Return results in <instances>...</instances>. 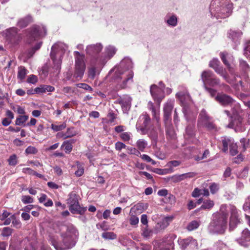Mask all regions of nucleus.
Masks as SVG:
<instances>
[{"mask_svg": "<svg viewBox=\"0 0 250 250\" xmlns=\"http://www.w3.org/2000/svg\"><path fill=\"white\" fill-rule=\"evenodd\" d=\"M132 67L133 63L131 60L126 57L122 60L118 66L115 67L111 70L115 72L114 77L115 80L120 79L122 81L117 87L118 90L125 88L128 83L132 82L133 77V73L131 70Z\"/></svg>", "mask_w": 250, "mask_h": 250, "instance_id": "obj_1", "label": "nucleus"}, {"mask_svg": "<svg viewBox=\"0 0 250 250\" xmlns=\"http://www.w3.org/2000/svg\"><path fill=\"white\" fill-rule=\"evenodd\" d=\"M228 217L226 206L222 205L219 211L212 214L208 226V232L212 234H223L227 228Z\"/></svg>", "mask_w": 250, "mask_h": 250, "instance_id": "obj_2", "label": "nucleus"}, {"mask_svg": "<svg viewBox=\"0 0 250 250\" xmlns=\"http://www.w3.org/2000/svg\"><path fill=\"white\" fill-rule=\"evenodd\" d=\"M210 12L216 18L229 17L232 10V4L229 0H212L210 5Z\"/></svg>", "mask_w": 250, "mask_h": 250, "instance_id": "obj_3", "label": "nucleus"}, {"mask_svg": "<svg viewBox=\"0 0 250 250\" xmlns=\"http://www.w3.org/2000/svg\"><path fill=\"white\" fill-rule=\"evenodd\" d=\"M66 48V45L62 42L56 43L51 48L50 57L53 63L52 67L57 73L61 70L62 58Z\"/></svg>", "mask_w": 250, "mask_h": 250, "instance_id": "obj_4", "label": "nucleus"}, {"mask_svg": "<svg viewBox=\"0 0 250 250\" xmlns=\"http://www.w3.org/2000/svg\"><path fill=\"white\" fill-rule=\"evenodd\" d=\"M201 79L204 88L208 87V85L212 87L223 86L227 91L230 89L229 85L223 83L221 84L220 79L215 77L214 73L210 70H208L203 71L201 74Z\"/></svg>", "mask_w": 250, "mask_h": 250, "instance_id": "obj_5", "label": "nucleus"}, {"mask_svg": "<svg viewBox=\"0 0 250 250\" xmlns=\"http://www.w3.org/2000/svg\"><path fill=\"white\" fill-rule=\"evenodd\" d=\"M27 42L31 44L46 35V29L43 25H34L26 30Z\"/></svg>", "mask_w": 250, "mask_h": 250, "instance_id": "obj_6", "label": "nucleus"}, {"mask_svg": "<svg viewBox=\"0 0 250 250\" xmlns=\"http://www.w3.org/2000/svg\"><path fill=\"white\" fill-rule=\"evenodd\" d=\"M62 242L63 245H60L58 243L54 237L51 236L50 238L49 241L51 244L54 246L56 250H66L74 247L75 245V239L76 237L69 236L66 234L62 233Z\"/></svg>", "mask_w": 250, "mask_h": 250, "instance_id": "obj_7", "label": "nucleus"}, {"mask_svg": "<svg viewBox=\"0 0 250 250\" xmlns=\"http://www.w3.org/2000/svg\"><path fill=\"white\" fill-rule=\"evenodd\" d=\"M74 53L75 60L74 77L78 80H80L83 77L85 69V64L84 61V55L81 54L78 51H75Z\"/></svg>", "mask_w": 250, "mask_h": 250, "instance_id": "obj_8", "label": "nucleus"}, {"mask_svg": "<svg viewBox=\"0 0 250 250\" xmlns=\"http://www.w3.org/2000/svg\"><path fill=\"white\" fill-rule=\"evenodd\" d=\"M179 91L176 94V98L180 101L183 107V113L186 118L187 119L188 118V114H190V112L188 107L187 106V104L190 101V96L188 93L187 89L183 86L179 87Z\"/></svg>", "mask_w": 250, "mask_h": 250, "instance_id": "obj_9", "label": "nucleus"}, {"mask_svg": "<svg viewBox=\"0 0 250 250\" xmlns=\"http://www.w3.org/2000/svg\"><path fill=\"white\" fill-rule=\"evenodd\" d=\"M67 203L69 205V208L73 214H83L86 211L85 208L81 207L78 202V196L76 193L71 192L68 195Z\"/></svg>", "mask_w": 250, "mask_h": 250, "instance_id": "obj_10", "label": "nucleus"}, {"mask_svg": "<svg viewBox=\"0 0 250 250\" xmlns=\"http://www.w3.org/2000/svg\"><path fill=\"white\" fill-rule=\"evenodd\" d=\"M117 49L112 45H108L104 48V52L101 55L95 57V62L98 65H104L116 53Z\"/></svg>", "mask_w": 250, "mask_h": 250, "instance_id": "obj_11", "label": "nucleus"}, {"mask_svg": "<svg viewBox=\"0 0 250 250\" xmlns=\"http://www.w3.org/2000/svg\"><path fill=\"white\" fill-rule=\"evenodd\" d=\"M178 243L182 250H198L199 249L197 240L191 237L179 239Z\"/></svg>", "mask_w": 250, "mask_h": 250, "instance_id": "obj_12", "label": "nucleus"}, {"mask_svg": "<svg viewBox=\"0 0 250 250\" xmlns=\"http://www.w3.org/2000/svg\"><path fill=\"white\" fill-rule=\"evenodd\" d=\"M223 149L222 151L227 152L228 150V146L229 147V153L231 155L235 156L238 153V146L236 143H234V140L231 138L227 137H223L222 140Z\"/></svg>", "mask_w": 250, "mask_h": 250, "instance_id": "obj_13", "label": "nucleus"}, {"mask_svg": "<svg viewBox=\"0 0 250 250\" xmlns=\"http://www.w3.org/2000/svg\"><path fill=\"white\" fill-rule=\"evenodd\" d=\"M151 119L149 115L145 113L140 116L136 128L138 130H140L142 134H146L147 133V127L150 122Z\"/></svg>", "mask_w": 250, "mask_h": 250, "instance_id": "obj_14", "label": "nucleus"}, {"mask_svg": "<svg viewBox=\"0 0 250 250\" xmlns=\"http://www.w3.org/2000/svg\"><path fill=\"white\" fill-rule=\"evenodd\" d=\"M150 91L153 99L159 104V105L162 100L165 97L163 89L159 88L157 85L154 84L151 85Z\"/></svg>", "mask_w": 250, "mask_h": 250, "instance_id": "obj_15", "label": "nucleus"}, {"mask_svg": "<svg viewBox=\"0 0 250 250\" xmlns=\"http://www.w3.org/2000/svg\"><path fill=\"white\" fill-rule=\"evenodd\" d=\"M229 210L230 211V217L229 220V230H233L237 224L240 223V218L237 208L234 206L230 205Z\"/></svg>", "mask_w": 250, "mask_h": 250, "instance_id": "obj_16", "label": "nucleus"}, {"mask_svg": "<svg viewBox=\"0 0 250 250\" xmlns=\"http://www.w3.org/2000/svg\"><path fill=\"white\" fill-rule=\"evenodd\" d=\"M197 116L196 112H192L188 114V118L186 119L188 121H191V124H189L186 127V134L188 138L191 137L194 135V125Z\"/></svg>", "mask_w": 250, "mask_h": 250, "instance_id": "obj_17", "label": "nucleus"}, {"mask_svg": "<svg viewBox=\"0 0 250 250\" xmlns=\"http://www.w3.org/2000/svg\"><path fill=\"white\" fill-rule=\"evenodd\" d=\"M103 49V45L101 43H97L96 44H90L87 46L86 48V52L90 55H95L92 59L93 62L95 64L97 63L95 62V57L99 56L98 55Z\"/></svg>", "mask_w": 250, "mask_h": 250, "instance_id": "obj_18", "label": "nucleus"}, {"mask_svg": "<svg viewBox=\"0 0 250 250\" xmlns=\"http://www.w3.org/2000/svg\"><path fill=\"white\" fill-rule=\"evenodd\" d=\"M132 98L127 95L120 97L116 103L119 104L122 108L124 113H127L131 105Z\"/></svg>", "mask_w": 250, "mask_h": 250, "instance_id": "obj_19", "label": "nucleus"}, {"mask_svg": "<svg viewBox=\"0 0 250 250\" xmlns=\"http://www.w3.org/2000/svg\"><path fill=\"white\" fill-rule=\"evenodd\" d=\"M6 34L10 42L13 44H18L22 39L21 36L18 34V29L16 27L10 28L7 31Z\"/></svg>", "mask_w": 250, "mask_h": 250, "instance_id": "obj_20", "label": "nucleus"}, {"mask_svg": "<svg viewBox=\"0 0 250 250\" xmlns=\"http://www.w3.org/2000/svg\"><path fill=\"white\" fill-rule=\"evenodd\" d=\"M215 100L223 106L231 105L234 101L230 96L225 94H217Z\"/></svg>", "mask_w": 250, "mask_h": 250, "instance_id": "obj_21", "label": "nucleus"}, {"mask_svg": "<svg viewBox=\"0 0 250 250\" xmlns=\"http://www.w3.org/2000/svg\"><path fill=\"white\" fill-rule=\"evenodd\" d=\"M241 246L247 247L250 245V231L247 229H245L242 232L241 236L236 240Z\"/></svg>", "mask_w": 250, "mask_h": 250, "instance_id": "obj_22", "label": "nucleus"}, {"mask_svg": "<svg viewBox=\"0 0 250 250\" xmlns=\"http://www.w3.org/2000/svg\"><path fill=\"white\" fill-rule=\"evenodd\" d=\"M196 173L193 172H190L186 173H184L179 175H174L170 177L171 181L174 183H177L181 181L184 180L188 178H191L196 175Z\"/></svg>", "mask_w": 250, "mask_h": 250, "instance_id": "obj_23", "label": "nucleus"}, {"mask_svg": "<svg viewBox=\"0 0 250 250\" xmlns=\"http://www.w3.org/2000/svg\"><path fill=\"white\" fill-rule=\"evenodd\" d=\"M173 108V103L172 101H168L164 107V118L165 122L169 121L171 116V111Z\"/></svg>", "mask_w": 250, "mask_h": 250, "instance_id": "obj_24", "label": "nucleus"}, {"mask_svg": "<svg viewBox=\"0 0 250 250\" xmlns=\"http://www.w3.org/2000/svg\"><path fill=\"white\" fill-rule=\"evenodd\" d=\"M157 107L155 106L153 103L149 101L147 104V108L148 109L151 111L152 113L153 118L154 119L156 120V121L158 122L160 120L159 117V107L160 105H159V104L157 103Z\"/></svg>", "mask_w": 250, "mask_h": 250, "instance_id": "obj_25", "label": "nucleus"}, {"mask_svg": "<svg viewBox=\"0 0 250 250\" xmlns=\"http://www.w3.org/2000/svg\"><path fill=\"white\" fill-rule=\"evenodd\" d=\"M164 21L168 26L171 27H175L178 23L177 17L172 13H168L165 16Z\"/></svg>", "mask_w": 250, "mask_h": 250, "instance_id": "obj_26", "label": "nucleus"}, {"mask_svg": "<svg viewBox=\"0 0 250 250\" xmlns=\"http://www.w3.org/2000/svg\"><path fill=\"white\" fill-rule=\"evenodd\" d=\"M11 213L6 210H3L2 212L0 213V226H8L11 223L10 215Z\"/></svg>", "mask_w": 250, "mask_h": 250, "instance_id": "obj_27", "label": "nucleus"}, {"mask_svg": "<svg viewBox=\"0 0 250 250\" xmlns=\"http://www.w3.org/2000/svg\"><path fill=\"white\" fill-rule=\"evenodd\" d=\"M220 56L224 64L228 67L229 72H231V67L229 62L233 60L232 57L229 56L227 52H221Z\"/></svg>", "mask_w": 250, "mask_h": 250, "instance_id": "obj_28", "label": "nucleus"}, {"mask_svg": "<svg viewBox=\"0 0 250 250\" xmlns=\"http://www.w3.org/2000/svg\"><path fill=\"white\" fill-rule=\"evenodd\" d=\"M54 90V87L48 85H41L39 87L35 88L34 90V92L39 94H42L46 92H51Z\"/></svg>", "mask_w": 250, "mask_h": 250, "instance_id": "obj_29", "label": "nucleus"}, {"mask_svg": "<svg viewBox=\"0 0 250 250\" xmlns=\"http://www.w3.org/2000/svg\"><path fill=\"white\" fill-rule=\"evenodd\" d=\"M242 34V33L241 31L230 30L228 33V37L230 38L235 43H236L238 42Z\"/></svg>", "mask_w": 250, "mask_h": 250, "instance_id": "obj_30", "label": "nucleus"}, {"mask_svg": "<svg viewBox=\"0 0 250 250\" xmlns=\"http://www.w3.org/2000/svg\"><path fill=\"white\" fill-rule=\"evenodd\" d=\"M215 72L218 74L220 76L223 77V78L228 83H230V81L229 80V75L225 69L223 68L222 66H218L214 69Z\"/></svg>", "mask_w": 250, "mask_h": 250, "instance_id": "obj_31", "label": "nucleus"}, {"mask_svg": "<svg viewBox=\"0 0 250 250\" xmlns=\"http://www.w3.org/2000/svg\"><path fill=\"white\" fill-rule=\"evenodd\" d=\"M75 142V140L71 139L64 141L61 146L62 148H64V150L66 153H69L72 149V144Z\"/></svg>", "mask_w": 250, "mask_h": 250, "instance_id": "obj_32", "label": "nucleus"}, {"mask_svg": "<svg viewBox=\"0 0 250 250\" xmlns=\"http://www.w3.org/2000/svg\"><path fill=\"white\" fill-rule=\"evenodd\" d=\"M63 234L77 237L78 235V232L76 229L72 225H68L66 227V230Z\"/></svg>", "mask_w": 250, "mask_h": 250, "instance_id": "obj_33", "label": "nucleus"}, {"mask_svg": "<svg viewBox=\"0 0 250 250\" xmlns=\"http://www.w3.org/2000/svg\"><path fill=\"white\" fill-rule=\"evenodd\" d=\"M0 236L4 238H8L11 236L14 232V229L9 227H5L0 229Z\"/></svg>", "mask_w": 250, "mask_h": 250, "instance_id": "obj_34", "label": "nucleus"}, {"mask_svg": "<svg viewBox=\"0 0 250 250\" xmlns=\"http://www.w3.org/2000/svg\"><path fill=\"white\" fill-rule=\"evenodd\" d=\"M31 21V17L30 16H28L22 19H20L18 21L17 25L21 28H24L27 26Z\"/></svg>", "mask_w": 250, "mask_h": 250, "instance_id": "obj_35", "label": "nucleus"}, {"mask_svg": "<svg viewBox=\"0 0 250 250\" xmlns=\"http://www.w3.org/2000/svg\"><path fill=\"white\" fill-rule=\"evenodd\" d=\"M27 73V70L25 67L20 66L18 68L17 77L19 80L22 82L25 79V76Z\"/></svg>", "mask_w": 250, "mask_h": 250, "instance_id": "obj_36", "label": "nucleus"}, {"mask_svg": "<svg viewBox=\"0 0 250 250\" xmlns=\"http://www.w3.org/2000/svg\"><path fill=\"white\" fill-rule=\"evenodd\" d=\"M166 125V135L170 138H173L175 136L174 131L169 122H165Z\"/></svg>", "mask_w": 250, "mask_h": 250, "instance_id": "obj_37", "label": "nucleus"}, {"mask_svg": "<svg viewBox=\"0 0 250 250\" xmlns=\"http://www.w3.org/2000/svg\"><path fill=\"white\" fill-rule=\"evenodd\" d=\"M173 219V217L172 216H167L164 218L160 222V228L162 229L166 228L169 225V223L172 221Z\"/></svg>", "mask_w": 250, "mask_h": 250, "instance_id": "obj_38", "label": "nucleus"}, {"mask_svg": "<svg viewBox=\"0 0 250 250\" xmlns=\"http://www.w3.org/2000/svg\"><path fill=\"white\" fill-rule=\"evenodd\" d=\"M154 250H169V249L166 243L156 242L154 245Z\"/></svg>", "mask_w": 250, "mask_h": 250, "instance_id": "obj_39", "label": "nucleus"}, {"mask_svg": "<svg viewBox=\"0 0 250 250\" xmlns=\"http://www.w3.org/2000/svg\"><path fill=\"white\" fill-rule=\"evenodd\" d=\"M200 225V222L193 220L188 223L187 226V229L189 231H192L197 229Z\"/></svg>", "mask_w": 250, "mask_h": 250, "instance_id": "obj_40", "label": "nucleus"}, {"mask_svg": "<svg viewBox=\"0 0 250 250\" xmlns=\"http://www.w3.org/2000/svg\"><path fill=\"white\" fill-rule=\"evenodd\" d=\"M11 222L14 227L17 229H20L21 227V223L19 219H17L14 214L10 216Z\"/></svg>", "mask_w": 250, "mask_h": 250, "instance_id": "obj_41", "label": "nucleus"}, {"mask_svg": "<svg viewBox=\"0 0 250 250\" xmlns=\"http://www.w3.org/2000/svg\"><path fill=\"white\" fill-rule=\"evenodd\" d=\"M209 119V117L208 115L206 110L205 109H202L199 115V123H201L202 124L208 121Z\"/></svg>", "mask_w": 250, "mask_h": 250, "instance_id": "obj_42", "label": "nucleus"}, {"mask_svg": "<svg viewBox=\"0 0 250 250\" xmlns=\"http://www.w3.org/2000/svg\"><path fill=\"white\" fill-rule=\"evenodd\" d=\"M147 145V143L144 139H139L136 142V146L138 149L141 151H144Z\"/></svg>", "mask_w": 250, "mask_h": 250, "instance_id": "obj_43", "label": "nucleus"}, {"mask_svg": "<svg viewBox=\"0 0 250 250\" xmlns=\"http://www.w3.org/2000/svg\"><path fill=\"white\" fill-rule=\"evenodd\" d=\"M77 170L75 172V175L78 177L81 176L84 173V167L79 162H76Z\"/></svg>", "mask_w": 250, "mask_h": 250, "instance_id": "obj_44", "label": "nucleus"}, {"mask_svg": "<svg viewBox=\"0 0 250 250\" xmlns=\"http://www.w3.org/2000/svg\"><path fill=\"white\" fill-rule=\"evenodd\" d=\"M28 119V116L27 115L19 116L18 117L15 122V124L17 125H22Z\"/></svg>", "mask_w": 250, "mask_h": 250, "instance_id": "obj_45", "label": "nucleus"}, {"mask_svg": "<svg viewBox=\"0 0 250 250\" xmlns=\"http://www.w3.org/2000/svg\"><path fill=\"white\" fill-rule=\"evenodd\" d=\"M214 205V202L210 200H207L203 202V205L201 206L202 209H210Z\"/></svg>", "mask_w": 250, "mask_h": 250, "instance_id": "obj_46", "label": "nucleus"}, {"mask_svg": "<svg viewBox=\"0 0 250 250\" xmlns=\"http://www.w3.org/2000/svg\"><path fill=\"white\" fill-rule=\"evenodd\" d=\"M42 45V42H38L34 47L32 48L29 51L28 53V57L29 58L32 57V56L34 55V54L35 53L36 51L39 50L41 48Z\"/></svg>", "mask_w": 250, "mask_h": 250, "instance_id": "obj_47", "label": "nucleus"}, {"mask_svg": "<svg viewBox=\"0 0 250 250\" xmlns=\"http://www.w3.org/2000/svg\"><path fill=\"white\" fill-rule=\"evenodd\" d=\"M66 126L65 123H63L60 125H56L55 124H51V128L54 131H58L62 130L64 129Z\"/></svg>", "mask_w": 250, "mask_h": 250, "instance_id": "obj_48", "label": "nucleus"}, {"mask_svg": "<svg viewBox=\"0 0 250 250\" xmlns=\"http://www.w3.org/2000/svg\"><path fill=\"white\" fill-rule=\"evenodd\" d=\"M8 164L10 166H15L18 163L17 156L16 154H14L10 156L7 160Z\"/></svg>", "mask_w": 250, "mask_h": 250, "instance_id": "obj_49", "label": "nucleus"}, {"mask_svg": "<svg viewBox=\"0 0 250 250\" xmlns=\"http://www.w3.org/2000/svg\"><path fill=\"white\" fill-rule=\"evenodd\" d=\"M102 237L105 239H114L116 235L112 232H105L102 234Z\"/></svg>", "mask_w": 250, "mask_h": 250, "instance_id": "obj_50", "label": "nucleus"}, {"mask_svg": "<svg viewBox=\"0 0 250 250\" xmlns=\"http://www.w3.org/2000/svg\"><path fill=\"white\" fill-rule=\"evenodd\" d=\"M220 62L217 59H213L209 63V66L212 68L214 70L220 66Z\"/></svg>", "mask_w": 250, "mask_h": 250, "instance_id": "obj_51", "label": "nucleus"}, {"mask_svg": "<svg viewBox=\"0 0 250 250\" xmlns=\"http://www.w3.org/2000/svg\"><path fill=\"white\" fill-rule=\"evenodd\" d=\"M209 188L211 193L213 194H215L219 190V185L218 184L212 183L209 186Z\"/></svg>", "mask_w": 250, "mask_h": 250, "instance_id": "obj_52", "label": "nucleus"}, {"mask_svg": "<svg viewBox=\"0 0 250 250\" xmlns=\"http://www.w3.org/2000/svg\"><path fill=\"white\" fill-rule=\"evenodd\" d=\"M240 67L244 72H247L250 70V67L246 61L241 60L240 61Z\"/></svg>", "mask_w": 250, "mask_h": 250, "instance_id": "obj_53", "label": "nucleus"}, {"mask_svg": "<svg viewBox=\"0 0 250 250\" xmlns=\"http://www.w3.org/2000/svg\"><path fill=\"white\" fill-rule=\"evenodd\" d=\"M117 115H116L112 110H110L107 114L108 118V122L109 123H113L116 119Z\"/></svg>", "mask_w": 250, "mask_h": 250, "instance_id": "obj_54", "label": "nucleus"}, {"mask_svg": "<svg viewBox=\"0 0 250 250\" xmlns=\"http://www.w3.org/2000/svg\"><path fill=\"white\" fill-rule=\"evenodd\" d=\"M243 208L244 211L250 212V196L246 199Z\"/></svg>", "mask_w": 250, "mask_h": 250, "instance_id": "obj_55", "label": "nucleus"}, {"mask_svg": "<svg viewBox=\"0 0 250 250\" xmlns=\"http://www.w3.org/2000/svg\"><path fill=\"white\" fill-rule=\"evenodd\" d=\"M76 85L78 87L83 88L87 91H92L93 90L92 88L90 86L85 83H79L77 84Z\"/></svg>", "mask_w": 250, "mask_h": 250, "instance_id": "obj_56", "label": "nucleus"}, {"mask_svg": "<svg viewBox=\"0 0 250 250\" xmlns=\"http://www.w3.org/2000/svg\"><path fill=\"white\" fill-rule=\"evenodd\" d=\"M96 76V68L91 67L89 69L88 71V77L91 80H93Z\"/></svg>", "mask_w": 250, "mask_h": 250, "instance_id": "obj_57", "label": "nucleus"}, {"mask_svg": "<svg viewBox=\"0 0 250 250\" xmlns=\"http://www.w3.org/2000/svg\"><path fill=\"white\" fill-rule=\"evenodd\" d=\"M22 202L24 204L32 203L33 202V199L30 196H23L21 198Z\"/></svg>", "mask_w": 250, "mask_h": 250, "instance_id": "obj_58", "label": "nucleus"}, {"mask_svg": "<svg viewBox=\"0 0 250 250\" xmlns=\"http://www.w3.org/2000/svg\"><path fill=\"white\" fill-rule=\"evenodd\" d=\"M127 150H128L129 154H134L137 156H139L141 155V153L137 149L133 147H127Z\"/></svg>", "mask_w": 250, "mask_h": 250, "instance_id": "obj_59", "label": "nucleus"}, {"mask_svg": "<svg viewBox=\"0 0 250 250\" xmlns=\"http://www.w3.org/2000/svg\"><path fill=\"white\" fill-rule=\"evenodd\" d=\"M121 139L124 141H128L131 138V133L130 132H124L120 135Z\"/></svg>", "mask_w": 250, "mask_h": 250, "instance_id": "obj_60", "label": "nucleus"}, {"mask_svg": "<svg viewBox=\"0 0 250 250\" xmlns=\"http://www.w3.org/2000/svg\"><path fill=\"white\" fill-rule=\"evenodd\" d=\"M27 82L28 83L35 84L38 82V78L34 75H30L29 76Z\"/></svg>", "mask_w": 250, "mask_h": 250, "instance_id": "obj_61", "label": "nucleus"}, {"mask_svg": "<svg viewBox=\"0 0 250 250\" xmlns=\"http://www.w3.org/2000/svg\"><path fill=\"white\" fill-rule=\"evenodd\" d=\"M62 91L64 95L72 94L74 93V90L70 86H65L62 89Z\"/></svg>", "mask_w": 250, "mask_h": 250, "instance_id": "obj_62", "label": "nucleus"}, {"mask_svg": "<svg viewBox=\"0 0 250 250\" xmlns=\"http://www.w3.org/2000/svg\"><path fill=\"white\" fill-rule=\"evenodd\" d=\"M152 232L147 228V226H146L143 229L142 235L144 237L148 238L151 235Z\"/></svg>", "mask_w": 250, "mask_h": 250, "instance_id": "obj_63", "label": "nucleus"}, {"mask_svg": "<svg viewBox=\"0 0 250 250\" xmlns=\"http://www.w3.org/2000/svg\"><path fill=\"white\" fill-rule=\"evenodd\" d=\"M231 174V169L230 167H228L226 169V170H225V171L223 173V180H226L227 178L230 177Z\"/></svg>", "mask_w": 250, "mask_h": 250, "instance_id": "obj_64", "label": "nucleus"}]
</instances>
